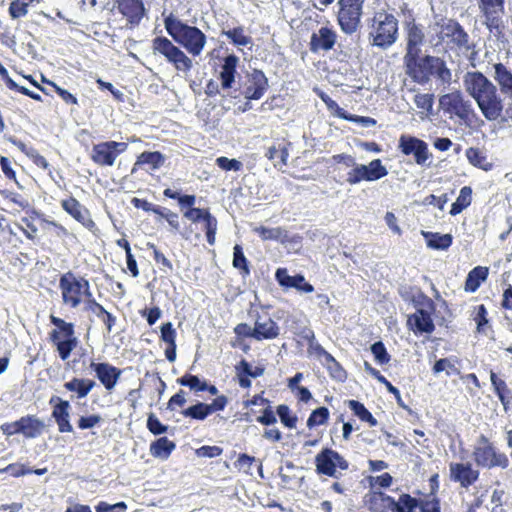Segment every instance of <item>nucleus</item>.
<instances>
[{
    "mask_svg": "<svg viewBox=\"0 0 512 512\" xmlns=\"http://www.w3.org/2000/svg\"><path fill=\"white\" fill-rule=\"evenodd\" d=\"M125 142L107 141L96 144L92 148L91 159L101 166H112L116 158L127 150Z\"/></svg>",
    "mask_w": 512,
    "mask_h": 512,
    "instance_id": "obj_14",
    "label": "nucleus"
},
{
    "mask_svg": "<svg viewBox=\"0 0 512 512\" xmlns=\"http://www.w3.org/2000/svg\"><path fill=\"white\" fill-rule=\"evenodd\" d=\"M473 459L477 466L487 469L499 467L505 469L509 465L506 454L498 451L489 439L481 435L473 449Z\"/></svg>",
    "mask_w": 512,
    "mask_h": 512,
    "instance_id": "obj_8",
    "label": "nucleus"
},
{
    "mask_svg": "<svg viewBox=\"0 0 512 512\" xmlns=\"http://www.w3.org/2000/svg\"><path fill=\"white\" fill-rule=\"evenodd\" d=\"M147 428L154 435L164 434L168 430V426L162 424L154 414L148 416Z\"/></svg>",
    "mask_w": 512,
    "mask_h": 512,
    "instance_id": "obj_57",
    "label": "nucleus"
},
{
    "mask_svg": "<svg viewBox=\"0 0 512 512\" xmlns=\"http://www.w3.org/2000/svg\"><path fill=\"white\" fill-rule=\"evenodd\" d=\"M59 287L62 291L64 303L72 308L77 307L81 303L82 294H85L88 299L93 298L89 282L84 278L77 279L72 272H67L61 276Z\"/></svg>",
    "mask_w": 512,
    "mask_h": 512,
    "instance_id": "obj_10",
    "label": "nucleus"
},
{
    "mask_svg": "<svg viewBox=\"0 0 512 512\" xmlns=\"http://www.w3.org/2000/svg\"><path fill=\"white\" fill-rule=\"evenodd\" d=\"M152 48L154 53L164 56L176 70L188 72L192 68V60L166 37L154 38Z\"/></svg>",
    "mask_w": 512,
    "mask_h": 512,
    "instance_id": "obj_11",
    "label": "nucleus"
},
{
    "mask_svg": "<svg viewBox=\"0 0 512 512\" xmlns=\"http://www.w3.org/2000/svg\"><path fill=\"white\" fill-rule=\"evenodd\" d=\"M265 156L274 162V166L277 168H282L287 164V160L289 157V152L286 146L279 145L271 146L268 148Z\"/></svg>",
    "mask_w": 512,
    "mask_h": 512,
    "instance_id": "obj_39",
    "label": "nucleus"
},
{
    "mask_svg": "<svg viewBox=\"0 0 512 512\" xmlns=\"http://www.w3.org/2000/svg\"><path fill=\"white\" fill-rule=\"evenodd\" d=\"M216 164L219 168L225 171H240L243 167L242 162L236 159H229L227 157H218Z\"/></svg>",
    "mask_w": 512,
    "mask_h": 512,
    "instance_id": "obj_55",
    "label": "nucleus"
},
{
    "mask_svg": "<svg viewBox=\"0 0 512 512\" xmlns=\"http://www.w3.org/2000/svg\"><path fill=\"white\" fill-rule=\"evenodd\" d=\"M26 215L21 219L22 223L25 224L26 229L23 227H20V230L23 232V234L30 240H34L37 234V227L34 225L35 220H42L43 221V214L33 208H27L26 209Z\"/></svg>",
    "mask_w": 512,
    "mask_h": 512,
    "instance_id": "obj_37",
    "label": "nucleus"
},
{
    "mask_svg": "<svg viewBox=\"0 0 512 512\" xmlns=\"http://www.w3.org/2000/svg\"><path fill=\"white\" fill-rule=\"evenodd\" d=\"M337 40L336 32L329 27H321L311 35L309 49L313 53L331 50Z\"/></svg>",
    "mask_w": 512,
    "mask_h": 512,
    "instance_id": "obj_19",
    "label": "nucleus"
},
{
    "mask_svg": "<svg viewBox=\"0 0 512 512\" xmlns=\"http://www.w3.org/2000/svg\"><path fill=\"white\" fill-rule=\"evenodd\" d=\"M399 150L406 156L413 155L418 165H425L431 154L425 141L410 135H401Z\"/></svg>",
    "mask_w": 512,
    "mask_h": 512,
    "instance_id": "obj_15",
    "label": "nucleus"
},
{
    "mask_svg": "<svg viewBox=\"0 0 512 512\" xmlns=\"http://www.w3.org/2000/svg\"><path fill=\"white\" fill-rule=\"evenodd\" d=\"M177 382L182 386L189 387L191 390L201 392V385H203L205 381H201L196 375L186 373L179 378Z\"/></svg>",
    "mask_w": 512,
    "mask_h": 512,
    "instance_id": "obj_54",
    "label": "nucleus"
},
{
    "mask_svg": "<svg viewBox=\"0 0 512 512\" xmlns=\"http://www.w3.org/2000/svg\"><path fill=\"white\" fill-rule=\"evenodd\" d=\"M113 6L127 20L130 28L137 27L146 14L143 0H114Z\"/></svg>",
    "mask_w": 512,
    "mask_h": 512,
    "instance_id": "obj_16",
    "label": "nucleus"
},
{
    "mask_svg": "<svg viewBox=\"0 0 512 512\" xmlns=\"http://www.w3.org/2000/svg\"><path fill=\"white\" fill-rule=\"evenodd\" d=\"M405 39H406V53L421 52V47L425 41V34L423 26L421 24L412 25L411 27L405 28Z\"/></svg>",
    "mask_w": 512,
    "mask_h": 512,
    "instance_id": "obj_26",
    "label": "nucleus"
},
{
    "mask_svg": "<svg viewBox=\"0 0 512 512\" xmlns=\"http://www.w3.org/2000/svg\"><path fill=\"white\" fill-rule=\"evenodd\" d=\"M418 506V499L409 494H402L398 501L394 500L393 512H414Z\"/></svg>",
    "mask_w": 512,
    "mask_h": 512,
    "instance_id": "obj_40",
    "label": "nucleus"
},
{
    "mask_svg": "<svg viewBox=\"0 0 512 512\" xmlns=\"http://www.w3.org/2000/svg\"><path fill=\"white\" fill-rule=\"evenodd\" d=\"M238 57L234 54L228 55L224 58L222 70L220 72L221 85L223 89H229L235 80L236 66Z\"/></svg>",
    "mask_w": 512,
    "mask_h": 512,
    "instance_id": "obj_29",
    "label": "nucleus"
},
{
    "mask_svg": "<svg viewBox=\"0 0 512 512\" xmlns=\"http://www.w3.org/2000/svg\"><path fill=\"white\" fill-rule=\"evenodd\" d=\"M62 207L68 214H70L87 229L92 230L95 228V223L91 219L89 211L75 198L71 197L69 199L63 200Z\"/></svg>",
    "mask_w": 512,
    "mask_h": 512,
    "instance_id": "obj_24",
    "label": "nucleus"
},
{
    "mask_svg": "<svg viewBox=\"0 0 512 512\" xmlns=\"http://www.w3.org/2000/svg\"><path fill=\"white\" fill-rule=\"evenodd\" d=\"M253 231L264 241L274 240L282 244L291 243L294 245H299L302 242V236L299 234L290 235L289 232L282 227L268 228L259 226L254 228Z\"/></svg>",
    "mask_w": 512,
    "mask_h": 512,
    "instance_id": "obj_17",
    "label": "nucleus"
},
{
    "mask_svg": "<svg viewBox=\"0 0 512 512\" xmlns=\"http://www.w3.org/2000/svg\"><path fill=\"white\" fill-rule=\"evenodd\" d=\"M255 339H274L279 335L280 328L277 323L271 318L261 319L258 318L254 325Z\"/></svg>",
    "mask_w": 512,
    "mask_h": 512,
    "instance_id": "obj_27",
    "label": "nucleus"
},
{
    "mask_svg": "<svg viewBox=\"0 0 512 512\" xmlns=\"http://www.w3.org/2000/svg\"><path fill=\"white\" fill-rule=\"evenodd\" d=\"M324 365L329 370L330 375L339 380L345 381L347 378V373L343 369V367L336 361V359L331 355L327 354V358L324 360Z\"/></svg>",
    "mask_w": 512,
    "mask_h": 512,
    "instance_id": "obj_44",
    "label": "nucleus"
},
{
    "mask_svg": "<svg viewBox=\"0 0 512 512\" xmlns=\"http://www.w3.org/2000/svg\"><path fill=\"white\" fill-rule=\"evenodd\" d=\"M427 246L434 250H447L451 245L453 238L450 234H440L434 232H422Z\"/></svg>",
    "mask_w": 512,
    "mask_h": 512,
    "instance_id": "obj_36",
    "label": "nucleus"
},
{
    "mask_svg": "<svg viewBox=\"0 0 512 512\" xmlns=\"http://www.w3.org/2000/svg\"><path fill=\"white\" fill-rule=\"evenodd\" d=\"M365 0H338L337 21L347 35H352L360 27Z\"/></svg>",
    "mask_w": 512,
    "mask_h": 512,
    "instance_id": "obj_9",
    "label": "nucleus"
},
{
    "mask_svg": "<svg viewBox=\"0 0 512 512\" xmlns=\"http://www.w3.org/2000/svg\"><path fill=\"white\" fill-rule=\"evenodd\" d=\"M407 325L415 333H432L435 329L430 313L424 309H417L408 317Z\"/></svg>",
    "mask_w": 512,
    "mask_h": 512,
    "instance_id": "obj_25",
    "label": "nucleus"
},
{
    "mask_svg": "<svg viewBox=\"0 0 512 512\" xmlns=\"http://www.w3.org/2000/svg\"><path fill=\"white\" fill-rule=\"evenodd\" d=\"M86 310L92 312L105 324L108 333L112 331V328L116 323V317L107 312L101 304L96 302L94 298L87 299Z\"/></svg>",
    "mask_w": 512,
    "mask_h": 512,
    "instance_id": "obj_30",
    "label": "nucleus"
},
{
    "mask_svg": "<svg viewBox=\"0 0 512 512\" xmlns=\"http://www.w3.org/2000/svg\"><path fill=\"white\" fill-rule=\"evenodd\" d=\"M222 34L225 35L234 45L247 46L252 44V38L244 34V29L241 26L229 30H223Z\"/></svg>",
    "mask_w": 512,
    "mask_h": 512,
    "instance_id": "obj_41",
    "label": "nucleus"
},
{
    "mask_svg": "<svg viewBox=\"0 0 512 512\" xmlns=\"http://www.w3.org/2000/svg\"><path fill=\"white\" fill-rule=\"evenodd\" d=\"M57 346L59 356L62 360L69 358L72 350L77 346V338L52 340Z\"/></svg>",
    "mask_w": 512,
    "mask_h": 512,
    "instance_id": "obj_45",
    "label": "nucleus"
},
{
    "mask_svg": "<svg viewBox=\"0 0 512 512\" xmlns=\"http://www.w3.org/2000/svg\"><path fill=\"white\" fill-rule=\"evenodd\" d=\"M72 338H76L74 336V326L72 323H66L63 327L58 330H54L51 334L52 340Z\"/></svg>",
    "mask_w": 512,
    "mask_h": 512,
    "instance_id": "obj_60",
    "label": "nucleus"
},
{
    "mask_svg": "<svg viewBox=\"0 0 512 512\" xmlns=\"http://www.w3.org/2000/svg\"><path fill=\"white\" fill-rule=\"evenodd\" d=\"M20 423L21 434L26 438H36L40 436L45 429V423L34 415L21 417Z\"/></svg>",
    "mask_w": 512,
    "mask_h": 512,
    "instance_id": "obj_28",
    "label": "nucleus"
},
{
    "mask_svg": "<svg viewBox=\"0 0 512 512\" xmlns=\"http://www.w3.org/2000/svg\"><path fill=\"white\" fill-rule=\"evenodd\" d=\"M489 274V269L483 266L473 268L467 275L465 281V291L475 292L482 282H484Z\"/></svg>",
    "mask_w": 512,
    "mask_h": 512,
    "instance_id": "obj_34",
    "label": "nucleus"
},
{
    "mask_svg": "<svg viewBox=\"0 0 512 512\" xmlns=\"http://www.w3.org/2000/svg\"><path fill=\"white\" fill-rule=\"evenodd\" d=\"M505 0H479V10L484 17L483 24L490 34L498 41L506 38V25L504 22Z\"/></svg>",
    "mask_w": 512,
    "mask_h": 512,
    "instance_id": "obj_7",
    "label": "nucleus"
},
{
    "mask_svg": "<svg viewBox=\"0 0 512 512\" xmlns=\"http://www.w3.org/2000/svg\"><path fill=\"white\" fill-rule=\"evenodd\" d=\"M388 175L387 168L380 159L372 160L368 165L358 164L352 167L347 173L346 182L349 185H356L362 181L373 182Z\"/></svg>",
    "mask_w": 512,
    "mask_h": 512,
    "instance_id": "obj_12",
    "label": "nucleus"
},
{
    "mask_svg": "<svg viewBox=\"0 0 512 512\" xmlns=\"http://www.w3.org/2000/svg\"><path fill=\"white\" fill-rule=\"evenodd\" d=\"M205 222V229H206V238L207 242L210 245H213L215 243V235L217 231V219L211 215V213H206V218L204 219Z\"/></svg>",
    "mask_w": 512,
    "mask_h": 512,
    "instance_id": "obj_53",
    "label": "nucleus"
},
{
    "mask_svg": "<svg viewBox=\"0 0 512 512\" xmlns=\"http://www.w3.org/2000/svg\"><path fill=\"white\" fill-rule=\"evenodd\" d=\"M164 25L173 40L190 54L198 56L202 52L206 44V35L199 28L182 22L172 13L165 17Z\"/></svg>",
    "mask_w": 512,
    "mask_h": 512,
    "instance_id": "obj_5",
    "label": "nucleus"
},
{
    "mask_svg": "<svg viewBox=\"0 0 512 512\" xmlns=\"http://www.w3.org/2000/svg\"><path fill=\"white\" fill-rule=\"evenodd\" d=\"M182 414L185 417L195 420H204L209 415H211L208 404L203 402H198L195 405L188 407L187 409L182 411Z\"/></svg>",
    "mask_w": 512,
    "mask_h": 512,
    "instance_id": "obj_43",
    "label": "nucleus"
},
{
    "mask_svg": "<svg viewBox=\"0 0 512 512\" xmlns=\"http://www.w3.org/2000/svg\"><path fill=\"white\" fill-rule=\"evenodd\" d=\"M54 401L58 402L54 406L53 411H52V417L55 420H58L61 417L69 415L70 404L67 400H62L59 397H52L50 399V404H52Z\"/></svg>",
    "mask_w": 512,
    "mask_h": 512,
    "instance_id": "obj_52",
    "label": "nucleus"
},
{
    "mask_svg": "<svg viewBox=\"0 0 512 512\" xmlns=\"http://www.w3.org/2000/svg\"><path fill=\"white\" fill-rule=\"evenodd\" d=\"M165 162V156L159 152L145 151L141 153L134 164L132 172L136 170L137 166L148 165L151 170L159 169Z\"/></svg>",
    "mask_w": 512,
    "mask_h": 512,
    "instance_id": "obj_33",
    "label": "nucleus"
},
{
    "mask_svg": "<svg viewBox=\"0 0 512 512\" xmlns=\"http://www.w3.org/2000/svg\"><path fill=\"white\" fill-rule=\"evenodd\" d=\"M465 155L469 163L474 167L484 171H490L493 168V164L487 160L486 155L478 148H468Z\"/></svg>",
    "mask_w": 512,
    "mask_h": 512,
    "instance_id": "obj_38",
    "label": "nucleus"
},
{
    "mask_svg": "<svg viewBox=\"0 0 512 512\" xmlns=\"http://www.w3.org/2000/svg\"><path fill=\"white\" fill-rule=\"evenodd\" d=\"M276 413L284 426H286L289 429H293L296 427L298 418L296 415L291 413V410L287 405H279L276 409Z\"/></svg>",
    "mask_w": 512,
    "mask_h": 512,
    "instance_id": "obj_46",
    "label": "nucleus"
},
{
    "mask_svg": "<svg viewBox=\"0 0 512 512\" xmlns=\"http://www.w3.org/2000/svg\"><path fill=\"white\" fill-rule=\"evenodd\" d=\"M439 107L444 114H448L450 118L457 117L468 127H472L478 121L471 101L466 99L460 91L442 95L439 98Z\"/></svg>",
    "mask_w": 512,
    "mask_h": 512,
    "instance_id": "obj_6",
    "label": "nucleus"
},
{
    "mask_svg": "<svg viewBox=\"0 0 512 512\" xmlns=\"http://www.w3.org/2000/svg\"><path fill=\"white\" fill-rule=\"evenodd\" d=\"M368 41L372 47L387 50L399 38V21L384 10L377 11L368 22Z\"/></svg>",
    "mask_w": 512,
    "mask_h": 512,
    "instance_id": "obj_4",
    "label": "nucleus"
},
{
    "mask_svg": "<svg viewBox=\"0 0 512 512\" xmlns=\"http://www.w3.org/2000/svg\"><path fill=\"white\" fill-rule=\"evenodd\" d=\"M303 338L308 341L309 352L315 353L319 357H323L324 360L327 358V354H330L315 340V335L312 330L305 331Z\"/></svg>",
    "mask_w": 512,
    "mask_h": 512,
    "instance_id": "obj_48",
    "label": "nucleus"
},
{
    "mask_svg": "<svg viewBox=\"0 0 512 512\" xmlns=\"http://www.w3.org/2000/svg\"><path fill=\"white\" fill-rule=\"evenodd\" d=\"M268 79L261 70H253L248 78L244 95L248 100H259L268 89Z\"/></svg>",
    "mask_w": 512,
    "mask_h": 512,
    "instance_id": "obj_21",
    "label": "nucleus"
},
{
    "mask_svg": "<svg viewBox=\"0 0 512 512\" xmlns=\"http://www.w3.org/2000/svg\"><path fill=\"white\" fill-rule=\"evenodd\" d=\"M28 13V3L14 0L10 3L9 14L13 19L24 17Z\"/></svg>",
    "mask_w": 512,
    "mask_h": 512,
    "instance_id": "obj_56",
    "label": "nucleus"
},
{
    "mask_svg": "<svg viewBox=\"0 0 512 512\" xmlns=\"http://www.w3.org/2000/svg\"><path fill=\"white\" fill-rule=\"evenodd\" d=\"M464 85L487 120L494 121L501 116L502 99L497 93L496 86L486 76L481 72L468 73Z\"/></svg>",
    "mask_w": 512,
    "mask_h": 512,
    "instance_id": "obj_1",
    "label": "nucleus"
},
{
    "mask_svg": "<svg viewBox=\"0 0 512 512\" xmlns=\"http://www.w3.org/2000/svg\"><path fill=\"white\" fill-rule=\"evenodd\" d=\"M450 479L460 483L463 488L473 485L479 478V471L474 470L470 463H450Z\"/></svg>",
    "mask_w": 512,
    "mask_h": 512,
    "instance_id": "obj_18",
    "label": "nucleus"
},
{
    "mask_svg": "<svg viewBox=\"0 0 512 512\" xmlns=\"http://www.w3.org/2000/svg\"><path fill=\"white\" fill-rule=\"evenodd\" d=\"M490 380L496 395L504 406V409L507 410L509 404L512 401V392L508 388L506 382L496 375L495 372L491 371Z\"/></svg>",
    "mask_w": 512,
    "mask_h": 512,
    "instance_id": "obj_35",
    "label": "nucleus"
},
{
    "mask_svg": "<svg viewBox=\"0 0 512 512\" xmlns=\"http://www.w3.org/2000/svg\"><path fill=\"white\" fill-rule=\"evenodd\" d=\"M233 266L240 270L242 276L246 277L250 274L248 260L243 253L242 246L236 244L233 248Z\"/></svg>",
    "mask_w": 512,
    "mask_h": 512,
    "instance_id": "obj_42",
    "label": "nucleus"
},
{
    "mask_svg": "<svg viewBox=\"0 0 512 512\" xmlns=\"http://www.w3.org/2000/svg\"><path fill=\"white\" fill-rule=\"evenodd\" d=\"M371 352L375 360L380 365L387 364L390 361V355L388 354L385 345L381 341L372 344Z\"/></svg>",
    "mask_w": 512,
    "mask_h": 512,
    "instance_id": "obj_51",
    "label": "nucleus"
},
{
    "mask_svg": "<svg viewBox=\"0 0 512 512\" xmlns=\"http://www.w3.org/2000/svg\"><path fill=\"white\" fill-rule=\"evenodd\" d=\"M371 490H374L375 486H379L381 488H388L391 486L393 478L389 473H383L379 476L373 477L370 476L368 478Z\"/></svg>",
    "mask_w": 512,
    "mask_h": 512,
    "instance_id": "obj_59",
    "label": "nucleus"
},
{
    "mask_svg": "<svg viewBox=\"0 0 512 512\" xmlns=\"http://www.w3.org/2000/svg\"><path fill=\"white\" fill-rule=\"evenodd\" d=\"M435 35L430 42L435 46L443 45L448 51L468 52L474 48L469 34L455 19L441 17L433 25Z\"/></svg>",
    "mask_w": 512,
    "mask_h": 512,
    "instance_id": "obj_3",
    "label": "nucleus"
},
{
    "mask_svg": "<svg viewBox=\"0 0 512 512\" xmlns=\"http://www.w3.org/2000/svg\"><path fill=\"white\" fill-rule=\"evenodd\" d=\"M97 378L107 390H112L116 385L122 371L108 363H94L90 365Z\"/></svg>",
    "mask_w": 512,
    "mask_h": 512,
    "instance_id": "obj_23",
    "label": "nucleus"
},
{
    "mask_svg": "<svg viewBox=\"0 0 512 512\" xmlns=\"http://www.w3.org/2000/svg\"><path fill=\"white\" fill-rule=\"evenodd\" d=\"M223 449L219 446L204 445L196 449L195 453L198 457L214 458L222 454Z\"/></svg>",
    "mask_w": 512,
    "mask_h": 512,
    "instance_id": "obj_61",
    "label": "nucleus"
},
{
    "mask_svg": "<svg viewBox=\"0 0 512 512\" xmlns=\"http://www.w3.org/2000/svg\"><path fill=\"white\" fill-rule=\"evenodd\" d=\"M406 74L419 84L427 83L431 75L437 76L443 82L451 80V72L439 57L426 55L421 57V52L404 55Z\"/></svg>",
    "mask_w": 512,
    "mask_h": 512,
    "instance_id": "obj_2",
    "label": "nucleus"
},
{
    "mask_svg": "<svg viewBox=\"0 0 512 512\" xmlns=\"http://www.w3.org/2000/svg\"><path fill=\"white\" fill-rule=\"evenodd\" d=\"M275 278L279 285L284 288H295L296 290L304 293H311L314 291L313 285L308 283L302 274L290 276L286 268H278L275 273Z\"/></svg>",
    "mask_w": 512,
    "mask_h": 512,
    "instance_id": "obj_20",
    "label": "nucleus"
},
{
    "mask_svg": "<svg viewBox=\"0 0 512 512\" xmlns=\"http://www.w3.org/2000/svg\"><path fill=\"white\" fill-rule=\"evenodd\" d=\"M414 102L417 108L425 111L426 115L429 116L433 113V94H417L414 97Z\"/></svg>",
    "mask_w": 512,
    "mask_h": 512,
    "instance_id": "obj_50",
    "label": "nucleus"
},
{
    "mask_svg": "<svg viewBox=\"0 0 512 512\" xmlns=\"http://www.w3.org/2000/svg\"><path fill=\"white\" fill-rule=\"evenodd\" d=\"M126 510L127 505L122 501L116 504H108L104 501H101L95 506L96 512H125Z\"/></svg>",
    "mask_w": 512,
    "mask_h": 512,
    "instance_id": "obj_58",
    "label": "nucleus"
},
{
    "mask_svg": "<svg viewBox=\"0 0 512 512\" xmlns=\"http://www.w3.org/2000/svg\"><path fill=\"white\" fill-rule=\"evenodd\" d=\"M394 498L384 492L370 490L364 497L371 512H393Z\"/></svg>",
    "mask_w": 512,
    "mask_h": 512,
    "instance_id": "obj_22",
    "label": "nucleus"
},
{
    "mask_svg": "<svg viewBox=\"0 0 512 512\" xmlns=\"http://www.w3.org/2000/svg\"><path fill=\"white\" fill-rule=\"evenodd\" d=\"M256 421L265 426H271L277 422L276 415L270 404L263 410L262 415L257 417Z\"/></svg>",
    "mask_w": 512,
    "mask_h": 512,
    "instance_id": "obj_64",
    "label": "nucleus"
},
{
    "mask_svg": "<svg viewBox=\"0 0 512 512\" xmlns=\"http://www.w3.org/2000/svg\"><path fill=\"white\" fill-rule=\"evenodd\" d=\"M442 371H446L448 376L460 374L459 369L449 358H442L435 362L433 366V372L438 374Z\"/></svg>",
    "mask_w": 512,
    "mask_h": 512,
    "instance_id": "obj_49",
    "label": "nucleus"
},
{
    "mask_svg": "<svg viewBox=\"0 0 512 512\" xmlns=\"http://www.w3.org/2000/svg\"><path fill=\"white\" fill-rule=\"evenodd\" d=\"M316 471L318 474L338 478L339 473L336 468L347 470L348 461L337 451L331 448L322 449L315 457Z\"/></svg>",
    "mask_w": 512,
    "mask_h": 512,
    "instance_id": "obj_13",
    "label": "nucleus"
},
{
    "mask_svg": "<svg viewBox=\"0 0 512 512\" xmlns=\"http://www.w3.org/2000/svg\"><path fill=\"white\" fill-rule=\"evenodd\" d=\"M418 507L421 512H441L440 501L436 497L428 500H419Z\"/></svg>",
    "mask_w": 512,
    "mask_h": 512,
    "instance_id": "obj_63",
    "label": "nucleus"
},
{
    "mask_svg": "<svg viewBox=\"0 0 512 512\" xmlns=\"http://www.w3.org/2000/svg\"><path fill=\"white\" fill-rule=\"evenodd\" d=\"M176 444L167 437H160L150 445V453L155 458L166 460L169 458Z\"/></svg>",
    "mask_w": 512,
    "mask_h": 512,
    "instance_id": "obj_32",
    "label": "nucleus"
},
{
    "mask_svg": "<svg viewBox=\"0 0 512 512\" xmlns=\"http://www.w3.org/2000/svg\"><path fill=\"white\" fill-rule=\"evenodd\" d=\"M95 385L94 380L76 377L64 383L65 389L75 392L79 399L85 398Z\"/></svg>",
    "mask_w": 512,
    "mask_h": 512,
    "instance_id": "obj_31",
    "label": "nucleus"
},
{
    "mask_svg": "<svg viewBox=\"0 0 512 512\" xmlns=\"http://www.w3.org/2000/svg\"><path fill=\"white\" fill-rule=\"evenodd\" d=\"M329 419V410L326 407H319L312 411L307 420V426L313 428L315 426L325 424Z\"/></svg>",
    "mask_w": 512,
    "mask_h": 512,
    "instance_id": "obj_47",
    "label": "nucleus"
},
{
    "mask_svg": "<svg viewBox=\"0 0 512 512\" xmlns=\"http://www.w3.org/2000/svg\"><path fill=\"white\" fill-rule=\"evenodd\" d=\"M161 339L169 344L176 343V330L171 322L164 323L161 327Z\"/></svg>",
    "mask_w": 512,
    "mask_h": 512,
    "instance_id": "obj_62",
    "label": "nucleus"
}]
</instances>
